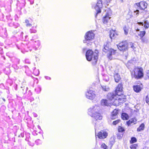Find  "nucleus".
<instances>
[{"mask_svg":"<svg viewBox=\"0 0 149 149\" xmlns=\"http://www.w3.org/2000/svg\"><path fill=\"white\" fill-rule=\"evenodd\" d=\"M100 110L99 105L95 104L88 109V113L92 117L94 118L96 121L97 120L102 119V118L101 114L99 113Z\"/></svg>","mask_w":149,"mask_h":149,"instance_id":"obj_1","label":"nucleus"},{"mask_svg":"<svg viewBox=\"0 0 149 149\" xmlns=\"http://www.w3.org/2000/svg\"><path fill=\"white\" fill-rule=\"evenodd\" d=\"M98 53L97 50H96L94 53L91 49L87 51L86 54V57L87 60L88 61H92V64L94 65L96 64L98 58Z\"/></svg>","mask_w":149,"mask_h":149,"instance_id":"obj_2","label":"nucleus"},{"mask_svg":"<svg viewBox=\"0 0 149 149\" xmlns=\"http://www.w3.org/2000/svg\"><path fill=\"white\" fill-rule=\"evenodd\" d=\"M95 35L92 31L87 32L84 36L83 42L88 46L91 45L93 42Z\"/></svg>","mask_w":149,"mask_h":149,"instance_id":"obj_3","label":"nucleus"},{"mask_svg":"<svg viewBox=\"0 0 149 149\" xmlns=\"http://www.w3.org/2000/svg\"><path fill=\"white\" fill-rule=\"evenodd\" d=\"M106 9L103 15H104L103 16L102 21L104 24H106L107 23L109 20L111 18L110 16L111 14V12L110 9L109 8H106Z\"/></svg>","mask_w":149,"mask_h":149,"instance_id":"obj_4","label":"nucleus"},{"mask_svg":"<svg viewBox=\"0 0 149 149\" xmlns=\"http://www.w3.org/2000/svg\"><path fill=\"white\" fill-rule=\"evenodd\" d=\"M143 69L142 68H136L134 69V76L135 78L139 79L143 76Z\"/></svg>","mask_w":149,"mask_h":149,"instance_id":"obj_5","label":"nucleus"},{"mask_svg":"<svg viewBox=\"0 0 149 149\" xmlns=\"http://www.w3.org/2000/svg\"><path fill=\"white\" fill-rule=\"evenodd\" d=\"M119 95V94H116L115 92H113L108 93L107 95V99L111 102L113 103V104L116 103V100L118 98V96Z\"/></svg>","mask_w":149,"mask_h":149,"instance_id":"obj_6","label":"nucleus"},{"mask_svg":"<svg viewBox=\"0 0 149 149\" xmlns=\"http://www.w3.org/2000/svg\"><path fill=\"white\" fill-rule=\"evenodd\" d=\"M118 49L120 51H126L128 49V44L126 41H123L117 45Z\"/></svg>","mask_w":149,"mask_h":149,"instance_id":"obj_7","label":"nucleus"},{"mask_svg":"<svg viewBox=\"0 0 149 149\" xmlns=\"http://www.w3.org/2000/svg\"><path fill=\"white\" fill-rule=\"evenodd\" d=\"M86 97L89 100H93L96 97L95 92L93 90L92 88L88 89L86 93Z\"/></svg>","mask_w":149,"mask_h":149,"instance_id":"obj_8","label":"nucleus"},{"mask_svg":"<svg viewBox=\"0 0 149 149\" xmlns=\"http://www.w3.org/2000/svg\"><path fill=\"white\" fill-rule=\"evenodd\" d=\"M102 1L101 0H98L96 5L94 7V8L97 12V13L95 15V17H96L98 13H100L101 12V8H102Z\"/></svg>","mask_w":149,"mask_h":149,"instance_id":"obj_9","label":"nucleus"},{"mask_svg":"<svg viewBox=\"0 0 149 149\" xmlns=\"http://www.w3.org/2000/svg\"><path fill=\"white\" fill-rule=\"evenodd\" d=\"M116 50H115L112 48H110L109 50L108 53L107 54V57L109 59L111 60L113 58H114L116 55Z\"/></svg>","mask_w":149,"mask_h":149,"instance_id":"obj_10","label":"nucleus"},{"mask_svg":"<svg viewBox=\"0 0 149 149\" xmlns=\"http://www.w3.org/2000/svg\"><path fill=\"white\" fill-rule=\"evenodd\" d=\"M118 96V98L116 100V103L113 104L114 105H118L119 103H123L126 101V98L125 97L122 98L120 96V94H119Z\"/></svg>","mask_w":149,"mask_h":149,"instance_id":"obj_11","label":"nucleus"},{"mask_svg":"<svg viewBox=\"0 0 149 149\" xmlns=\"http://www.w3.org/2000/svg\"><path fill=\"white\" fill-rule=\"evenodd\" d=\"M136 5L142 10H144L147 6V4L145 2L141 1L139 3H136Z\"/></svg>","mask_w":149,"mask_h":149,"instance_id":"obj_12","label":"nucleus"},{"mask_svg":"<svg viewBox=\"0 0 149 149\" xmlns=\"http://www.w3.org/2000/svg\"><path fill=\"white\" fill-rule=\"evenodd\" d=\"M97 136L100 139H104L107 136V133L105 131H102L98 133Z\"/></svg>","mask_w":149,"mask_h":149,"instance_id":"obj_13","label":"nucleus"},{"mask_svg":"<svg viewBox=\"0 0 149 149\" xmlns=\"http://www.w3.org/2000/svg\"><path fill=\"white\" fill-rule=\"evenodd\" d=\"M142 87V85L140 84L139 85L134 86L133 88L134 91L136 93H138L141 91Z\"/></svg>","mask_w":149,"mask_h":149,"instance_id":"obj_14","label":"nucleus"},{"mask_svg":"<svg viewBox=\"0 0 149 149\" xmlns=\"http://www.w3.org/2000/svg\"><path fill=\"white\" fill-rule=\"evenodd\" d=\"M123 91L122 85L121 84H119L117 87L116 88L115 92L116 94H121L120 93H121Z\"/></svg>","mask_w":149,"mask_h":149,"instance_id":"obj_15","label":"nucleus"},{"mask_svg":"<svg viewBox=\"0 0 149 149\" xmlns=\"http://www.w3.org/2000/svg\"><path fill=\"white\" fill-rule=\"evenodd\" d=\"M118 113V111L115 109L111 113V118L112 119H114L116 117L117 114Z\"/></svg>","mask_w":149,"mask_h":149,"instance_id":"obj_16","label":"nucleus"},{"mask_svg":"<svg viewBox=\"0 0 149 149\" xmlns=\"http://www.w3.org/2000/svg\"><path fill=\"white\" fill-rule=\"evenodd\" d=\"M40 45V42L39 40H37L35 42L34 45V49L35 51L38 50V48L39 47Z\"/></svg>","mask_w":149,"mask_h":149,"instance_id":"obj_17","label":"nucleus"},{"mask_svg":"<svg viewBox=\"0 0 149 149\" xmlns=\"http://www.w3.org/2000/svg\"><path fill=\"white\" fill-rule=\"evenodd\" d=\"M138 24L140 25L143 26L146 29H147L149 27V23L147 21H145L143 23V22H138Z\"/></svg>","mask_w":149,"mask_h":149,"instance_id":"obj_18","label":"nucleus"},{"mask_svg":"<svg viewBox=\"0 0 149 149\" xmlns=\"http://www.w3.org/2000/svg\"><path fill=\"white\" fill-rule=\"evenodd\" d=\"M114 77L115 81L116 82H118L120 79V75L117 73L114 74Z\"/></svg>","mask_w":149,"mask_h":149,"instance_id":"obj_19","label":"nucleus"},{"mask_svg":"<svg viewBox=\"0 0 149 149\" xmlns=\"http://www.w3.org/2000/svg\"><path fill=\"white\" fill-rule=\"evenodd\" d=\"M101 103L102 106H107L109 104L108 100L106 99H102L101 101Z\"/></svg>","mask_w":149,"mask_h":149,"instance_id":"obj_20","label":"nucleus"},{"mask_svg":"<svg viewBox=\"0 0 149 149\" xmlns=\"http://www.w3.org/2000/svg\"><path fill=\"white\" fill-rule=\"evenodd\" d=\"M145 127V125L144 123H142L137 129L138 132H140L144 130Z\"/></svg>","mask_w":149,"mask_h":149,"instance_id":"obj_21","label":"nucleus"},{"mask_svg":"<svg viewBox=\"0 0 149 149\" xmlns=\"http://www.w3.org/2000/svg\"><path fill=\"white\" fill-rule=\"evenodd\" d=\"M121 117L122 119L123 120H127L129 118L128 115L125 113H122Z\"/></svg>","mask_w":149,"mask_h":149,"instance_id":"obj_22","label":"nucleus"},{"mask_svg":"<svg viewBox=\"0 0 149 149\" xmlns=\"http://www.w3.org/2000/svg\"><path fill=\"white\" fill-rule=\"evenodd\" d=\"M115 142V140L114 137H111L109 141V144L111 146V147L114 144Z\"/></svg>","mask_w":149,"mask_h":149,"instance_id":"obj_23","label":"nucleus"},{"mask_svg":"<svg viewBox=\"0 0 149 149\" xmlns=\"http://www.w3.org/2000/svg\"><path fill=\"white\" fill-rule=\"evenodd\" d=\"M129 27L128 26H125L123 28L124 33L126 35H127L128 33V32H129Z\"/></svg>","mask_w":149,"mask_h":149,"instance_id":"obj_24","label":"nucleus"},{"mask_svg":"<svg viewBox=\"0 0 149 149\" xmlns=\"http://www.w3.org/2000/svg\"><path fill=\"white\" fill-rule=\"evenodd\" d=\"M136 119L135 118H133L131 120H130L127 122V124L129 126L130 125V124L132 123H134L136 122Z\"/></svg>","mask_w":149,"mask_h":149,"instance_id":"obj_25","label":"nucleus"},{"mask_svg":"<svg viewBox=\"0 0 149 149\" xmlns=\"http://www.w3.org/2000/svg\"><path fill=\"white\" fill-rule=\"evenodd\" d=\"M25 3H26L22 2L20 3L19 1H18L17 4V6H19L20 9H22L23 7L24 6Z\"/></svg>","mask_w":149,"mask_h":149,"instance_id":"obj_26","label":"nucleus"},{"mask_svg":"<svg viewBox=\"0 0 149 149\" xmlns=\"http://www.w3.org/2000/svg\"><path fill=\"white\" fill-rule=\"evenodd\" d=\"M110 49L109 47L107 46V45H104V47L103 49V51L104 52H107L109 51V50Z\"/></svg>","mask_w":149,"mask_h":149,"instance_id":"obj_27","label":"nucleus"},{"mask_svg":"<svg viewBox=\"0 0 149 149\" xmlns=\"http://www.w3.org/2000/svg\"><path fill=\"white\" fill-rule=\"evenodd\" d=\"M146 32L145 31H140L139 33V36L141 37H143L145 34Z\"/></svg>","mask_w":149,"mask_h":149,"instance_id":"obj_28","label":"nucleus"},{"mask_svg":"<svg viewBox=\"0 0 149 149\" xmlns=\"http://www.w3.org/2000/svg\"><path fill=\"white\" fill-rule=\"evenodd\" d=\"M41 88L40 87H38L35 89V91L37 93H39L41 92Z\"/></svg>","mask_w":149,"mask_h":149,"instance_id":"obj_29","label":"nucleus"},{"mask_svg":"<svg viewBox=\"0 0 149 149\" xmlns=\"http://www.w3.org/2000/svg\"><path fill=\"white\" fill-rule=\"evenodd\" d=\"M22 88H23V87H21ZM28 89V88L25 87V86H24L23 87V89H22L23 90V91L22 92V93L23 94H25L26 92L27 91Z\"/></svg>","mask_w":149,"mask_h":149,"instance_id":"obj_30","label":"nucleus"},{"mask_svg":"<svg viewBox=\"0 0 149 149\" xmlns=\"http://www.w3.org/2000/svg\"><path fill=\"white\" fill-rule=\"evenodd\" d=\"M136 141V139L134 137H132L130 141V143H134Z\"/></svg>","mask_w":149,"mask_h":149,"instance_id":"obj_31","label":"nucleus"},{"mask_svg":"<svg viewBox=\"0 0 149 149\" xmlns=\"http://www.w3.org/2000/svg\"><path fill=\"white\" fill-rule=\"evenodd\" d=\"M102 88L103 91H107L109 90V88L108 87L105 86H101Z\"/></svg>","mask_w":149,"mask_h":149,"instance_id":"obj_32","label":"nucleus"},{"mask_svg":"<svg viewBox=\"0 0 149 149\" xmlns=\"http://www.w3.org/2000/svg\"><path fill=\"white\" fill-rule=\"evenodd\" d=\"M37 31L35 29H34V27H32V28L30 29V32L31 33H35Z\"/></svg>","mask_w":149,"mask_h":149,"instance_id":"obj_33","label":"nucleus"},{"mask_svg":"<svg viewBox=\"0 0 149 149\" xmlns=\"http://www.w3.org/2000/svg\"><path fill=\"white\" fill-rule=\"evenodd\" d=\"M35 143L37 145H40L42 143V141L39 139H38L36 141Z\"/></svg>","mask_w":149,"mask_h":149,"instance_id":"obj_34","label":"nucleus"},{"mask_svg":"<svg viewBox=\"0 0 149 149\" xmlns=\"http://www.w3.org/2000/svg\"><path fill=\"white\" fill-rule=\"evenodd\" d=\"M125 131L124 129L121 127H119L118 129V131L119 132L123 133Z\"/></svg>","mask_w":149,"mask_h":149,"instance_id":"obj_35","label":"nucleus"},{"mask_svg":"<svg viewBox=\"0 0 149 149\" xmlns=\"http://www.w3.org/2000/svg\"><path fill=\"white\" fill-rule=\"evenodd\" d=\"M115 36L114 31H111L110 34V37L112 39V38L113 37Z\"/></svg>","mask_w":149,"mask_h":149,"instance_id":"obj_36","label":"nucleus"},{"mask_svg":"<svg viewBox=\"0 0 149 149\" xmlns=\"http://www.w3.org/2000/svg\"><path fill=\"white\" fill-rule=\"evenodd\" d=\"M101 147L102 148H103L104 149H108V147L104 143H102L101 145Z\"/></svg>","mask_w":149,"mask_h":149,"instance_id":"obj_37","label":"nucleus"},{"mask_svg":"<svg viewBox=\"0 0 149 149\" xmlns=\"http://www.w3.org/2000/svg\"><path fill=\"white\" fill-rule=\"evenodd\" d=\"M25 23H26V25L27 26H31V24L30 23H29V21L27 19H26L25 20Z\"/></svg>","mask_w":149,"mask_h":149,"instance_id":"obj_38","label":"nucleus"},{"mask_svg":"<svg viewBox=\"0 0 149 149\" xmlns=\"http://www.w3.org/2000/svg\"><path fill=\"white\" fill-rule=\"evenodd\" d=\"M123 136V133L120 134V133H119L117 134V136L118 138V139H121Z\"/></svg>","mask_w":149,"mask_h":149,"instance_id":"obj_39","label":"nucleus"},{"mask_svg":"<svg viewBox=\"0 0 149 149\" xmlns=\"http://www.w3.org/2000/svg\"><path fill=\"white\" fill-rule=\"evenodd\" d=\"M120 120H118L113 122V125H116L120 122Z\"/></svg>","mask_w":149,"mask_h":149,"instance_id":"obj_40","label":"nucleus"},{"mask_svg":"<svg viewBox=\"0 0 149 149\" xmlns=\"http://www.w3.org/2000/svg\"><path fill=\"white\" fill-rule=\"evenodd\" d=\"M104 79L107 82L109 81V77L107 76H105L104 77Z\"/></svg>","mask_w":149,"mask_h":149,"instance_id":"obj_41","label":"nucleus"},{"mask_svg":"<svg viewBox=\"0 0 149 149\" xmlns=\"http://www.w3.org/2000/svg\"><path fill=\"white\" fill-rule=\"evenodd\" d=\"M137 146V145L134 144L131 145L130 147V148L131 149H136V147Z\"/></svg>","mask_w":149,"mask_h":149,"instance_id":"obj_42","label":"nucleus"},{"mask_svg":"<svg viewBox=\"0 0 149 149\" xmlns=\"http://www.w3.org/2000/svg\"><path fill=\"white\" fill-rule=\"evenodd\" d=\"M146 102L149 105V99H148V95L146 96Z\"/></svg>","mask_w":149,"mask_h":149,"instance_id":"obj_43","label":"nucleus"},{"mask_svg":"<svg viewBox=\"0 0 149 149\" xmlns=\"http://www.w3.org/2000/svg\"><path fill=\"white\" fill-rule=\"evenodd\" d=\"M24 136V133L23 132H22L20 133V135H19L18 136V137H23Z\"/></svg>","mask_w":149,"mask_h":149,"instance_id":"obj_44","label":"nucleus"},{"mask_svg":"<svg viewBox=\"0 0 149 149\" xmlns=\"http://www.w3.org/2000/svg\"><path fill=\"white\" fill-rule=\"evenodd\" d=\"M97 122H96V123L94 122V123H95V134H96V130H97Z\"/></svg>","mask_w":149,"mask_h":149,"instance_id":"obj_45","label":"nucleus"},{"mask_svg":"<svg viewBox=\"0 0 149 149\" xmlns=\"http://www.w3.org/2000/svg\"><path fill=\"white\" fill-rule=\"evenodd\" d=\"M45 78L47 80H50L51 79V78L48 76H45Z\"/></svg>","mask_w":149,"mask_h":149,"instance_id":"obj_46","label":"nucleus"},{"mask_svg":"<svg viewBox=\"0 0 149 149\" xmlns=\"http://www.w3.org/2000/svg\"><path fill=\"white\" fill-rule=\"evenodd\" d=\"M25 62L26 63H30V61L28 59H26L25 60Z\"/></svg>","mask_w":149,"mask_h":149,"instance_id":"obj_47","label":"nucleus"},{"mask_svg":"<svg viewBox=\"0 0 149 149\" xmlns=\"http://www.w3.org/2000/svg\"><path fill=\"white\" fill-rule=\"evenodd\" d=\"M28 144L29 145H30V146H34V144L33 143H31L30 142H29Z\"/></svg>","mask_w":149,"mask_h":149,"instance_id":"obj_48","label":"nucleus"},{"mask_svg":"<svg viewBox=\"0 0 149 149\" xmlns=\"http://www.w3.org/2000/svg\"><path fill=\"white\" fill-rule=\"evenodd\" d=\"M131 47L134 50V49L135 48V47H134V45L133 44H132V45L131 46Z\"/></svg>","mask_w":149,"mask_h":149,"instance_id":"obj_49","label":"nucleus"},{"mask_svg":"<svg viewBox=\"0 0 149 149\" xmlns=\"http://www.w3.org/2000/svg\"><path fill=\"white\" fill-rule=\"evenodd\" d=\"M33 115L35 117H36L38 116V115H37V114H36L35 113H33Z\"/></svg>","mask_w":149,"mask_h":149,"instance_id":"obj_50","label":"nucleus"},{"mask_svg":"<svg viewBox=\"0 0 149 149\" xmlns=\"http://www.w3.org/2000/svg\"><path fill=\"white\" fill-rule=\"evenodd\" d=\"M147 75L149 78V70H148L147 72Z\"/></svg>","mask_w":149,"mask_h":149,"instance_id":"obj_51","label":"nucleus"},{"mask_svg":"<svg viewBox=\"0 0 149 149\" xmlns=\"http://www.w3.org/2000/svg\"><path fill=\"white\" fill-rule=\"evenodd\" d=\"M21 2H24L26 3L25 2V0H21L20 1Z\"/></svg>","mask_w":149,"mask_h":149,"instance_id":"obj_52","label":"nucleus"},{"mask_svg":"<svg viewBox=\"0 0 149 149\" xmlns=\"http://www.w3.org/2000/svg\"><path fill=\"white\" fill-rule=\"evenodd\" d=\"M86 50V48H83V52H85Z\"/></svg>","mask_w":149,"mask_h":149,"instance_id":"obj_53","label":"nucleus"},{"mask_svg":"<svg viewBox=\"0 0 149 149\" xmlns=\"http://www.w3.org/2000/svg\"><path fill=\"white\" fill-rule=\"evenodd\" d=\"M111 0H106L107 3L109 2Z\"/></svg>","mask_w":149,"mask_h":149,"instance_id":"obj_54","label":"nucleus"},{"mask_svg":"<svg viewBox=\"0 0 149 149\" xmlns=\"http://www.w3.org/2000/svg\"><path fill=\"white\" fill-rule=\"evenodd\" d=\"M124 0H120V1L121 2H123Z\"/></svg>","mask_w":149,"mask_h":149,"instance_id":"obj_55","label":"nucleus"},{"mask_svg":"<svg viewBox=\"0 0 149 149\" xmlns=\"http://www.w3.org/2000/svg\"><path fill=\"white\" fill-rule=\"evenodd\" d=\"M2 99L4 101V102H5V99L4 98H2Z\"/></svg>","mask_w":149,"mask_h":149,"instance_id":"obj_56","label":"nucleus"},{"mask_svg":"<svg viewBox=\"0 0 149 149\" xmlns=\"http://www.w3.org/2000/svg\"><path fill=\"white\" fill-rule=\"evenodd\" d=\"M38 128H40V126H38Z\"/></svg>","mask_w":149,"mask_h":149,"instance_id":"obj_57","label":"nucleus"},{"mask_svg":"<svg viewBox=\"0 0 149 149\" xmlns=\"http://www.w3.org/2000/svg\"><path fill=\"white\" fill-rule=\"evenodd\" d=\"M136 31H139V29H138L137 30H136Z\"/></svg>","mask_w":149,"mask_h":149,"instance_id":"obj_58","label":"nucleus"},{"mask_svg":"<svg viewBox=\"0 0 149 149\" xmlns=\"http://www.w3.org/2000/svg\"><path fill=\"white\" fill-rule=\"evenodd\" d=\"M125 58H127V56L126 55H125Z\"/></svg>","mask_w":149,"mask_h":149,"instance_id":"obj_59","label":"nucleus"},{"mask_svg":"<svg viewBox=\"0 0 149 149\" xmlns=\"http://www.w3.org/2000/svg\"><path fill=\"white\" fill-rule=\"evenodd\" d=\"M36 26L35 27V29L36 28Z\"/></svg>","mask_w":149,"mask_h":149,"instance_id":"obj_60","label":"nucleus"},{"mask_svg":"<svg viewBox=\"0 0 149 149\" xmlns=\"http://www.w3.org/2000/svg\"><path fill=\"white\" fill-rule=\"evenodd\" d=\"M19 61V60H18V61Z\"/></svg>","mask_w":149,"mask_h":149,"instance_id":"obj_61","label":"nucleus"}]
</instances>
